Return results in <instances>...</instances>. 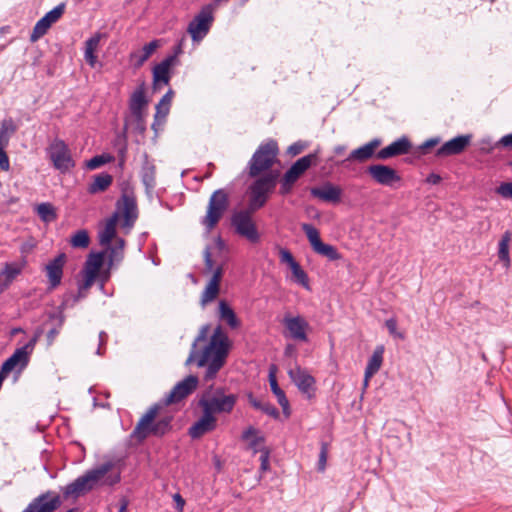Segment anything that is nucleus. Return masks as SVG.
I'll use <instances>...</instances> for the list:
<instances>
[{
  "instance_id": "1",
  "label": "nucleus",
  "mask_w": 512,
  "mask_h": 512,
  "mask_svg": "<svg viewBox=\"0 0 512 512\" xmlns=\"http://www.w3.org/2000/svg\"><path fill=\"white\" fill-rule=\"evenodd\" d=\"M199 384L196 375H188L158 402L151 405L142 415L130 434V438L141 444L149 437L163 438L173 429V414L165 408L177 404L192 394Z\"/></svg>"
},
{
  "instance_id": "2",
  "label": "nucleus",
  "mask_w": 512,
  "mask_h": 512,
  "mask_svg": "<svg viewBox=\"0 0 512 512\" xmlns=\"http://www.w3.org/2000/svg\"><path fill=\"white\" fill-rule=\"evenodd\" d=\"M278 154L277 142L269 139L258 146L247 163L244 172L250 178H255L248 187V206L251 211L264 207L276 188L279 171L271 168L277 161Z\"/></svg>"
},
{
  "instance_id": "3",
  "label": "nucleus",
  "mask_w": 512,
  "mask_h": 512,
  "mask_svg": "<svg viewBox=\"0 0 512 512\" xmlns=\"http://www.w3.org/2000/svg\"><path fill=\"white\" fill-rule=\"evenodd\" d=\"M209 330V324H205L200 328L197 337L192 343L189 356L185 363L186 365H190L192 362H196L198 367H206L204 375L205 381H211L217 376V373L226 362L230 349L229 338L222 327L218 325L214 329L208 344L203 350L198 351V343L206 341Z\"/></svg>"
},
{
  "instance_id": "4",
  "label": "nucleus",
  "mask_w": 512,
  "mask_h": 512,
  "mask_svg": "<svg viewBox=\"0 0 512 512\" xmlns=\"http://www.w3.org/2000/svg\"><path fill=\"white\" fill-rule=\"evenodd\" d=\"M121 196L117 200L116 210L106 223L104 230L100 233V244L109 245L116 234V223L120 216L124 217L123 226L132 227L138 218V208L134 187L129 181L120 183Z\"/></svg>"
},
{
  "instance_id": "5",
  "label": "nucleus",
  "mask_w": 512,
  "mask_h": 512,
  "mask_svg": "<svg viewBox=\"0 0 512 512\" xmlns=\"http://www.w3.org/2000/svg\"><path fill=\"white\" fill-rule=\"evenodd\" d=\"M115 464L107 461L99 466L88 470L84 475L77 477L73 482L69 483L64 489L66 497L93 490L98 484L106 486H114L120 482V471L112 472Z\"/></svg>"
},
{
  "instance_id": "6",
  "label": "nucleus",
  "mask_w": 512,
  "mask_h": 512,
  "mask_svg": "<svg viewBox=\"0 0 512 512\" xmlns=\"http://www.w3.org/2000/svg\"><path fill=\"white\" fill-rule=\"evenodd\" d=\"M237 400L238 396L226 393L225 387L210 385L200 395L198 406L202 411H207L213 416L216 414H230Z\"/></svg>"
},
{
  "instance_id": "7",
  "label": "nucleus",
  "mask_w": 512,
  "mask_h": 512,
  "mask_svg": "<svg viewBox=\"0 0 512 512\" xmlns=\"http://www.w3.org/2000/svg\"><path fill=\"white\" fill-rule=\"evenodd\" d=\"M229 207V195L224 189L215 190L210 196L206 215L201 219V224L211 231L220 221Z\"/></svg>"
},
{
  "instance_id": "8",
  "label": "nucleus",
  "mask_w": 512,
  "mask_h": 512,
  "mask_svg": "<svg viewBox=\"0 0 512 512\" xmlns=\"http://www.w3.org/2000/svg\"><path fill=\"white\" fill-rule=\"evenodd\" d=\"M41 334L42 330L37 329L33 337L24 346L15 349L13 354L2 363L0 372L4 376L14 370L18 365L20 368H25L28 365L30 356Z\"/></svg>"
},
{
  "instance_id": "9",
  "label": "nucleus",
  "mask_w": 512,
  "mask_h": 512,
  "mask_svg": "<svg viewBox=\"0 0 512 512\" xmlns=\"http://www.w3.org/2000/svg\"><path fill=\"white\" fill-rule=\"evenodd\" d=\"M46 151L55 169L65 173L74 168L75 161L73 160L71 151L64 140L55 138L49 144Z\"/></svg>"
},
{
  "instance_id": "10",
  "label": "nucleus",
  "mask_w": 512,
  "mask_h": 512,
  "mask_svg": "<svg viewBox=\"0 0 512 512\" xmlns=\"http://www.w3.org/2000/svg\"><path fill=\"white\" fill-rule=\"evenodd\" d=\"M252 212L249 207L246 210L234 212L231 217V225L238 235L246 238L251 243H257L260 240V235L252 220Z\"/></svg>"
},
{
  "instance_id": "11",
  "label": "nucleus",
  "mask_w": 512,
  "mask_h": 512,
  "mask_svg": "<svg viewBox=\"0 0 512 512\" xmlns=\"http://www.w3.org/2000/svg\"><path fill=\"white\" fill-rule=\"evenodd\" d=\"M213 17V6L205 5L188 25V32L193 41H201L209 32Z\"/></svg>"
},
{
  "instance_id": "12",
  "label": "nucleus",
  "mask_w": 512,
  "mask_h": 512,
  "mask_svg": "<svg viewBox=\"0 0 512 512\" xmlns=\"http://www.w3.org/2000/svg\"><path fill=\"white\" fill-rule=\"evenodd\" d=\"M61 504L60 495L48 490L34 498L22 512H54Z\"/></svg>"
},
{
  "instance_id": "13",
  "label": "nucleus",
  "mask_w": 512,
  "mask_h": 512,
  "mask_svg": "<svg viewBox=\"0 0 512 512\" xmlns=\"http://www.w3.org/2000/svg\"><path fill=\"white\" fill-rule=\"evenodd\" d=\"M367 173L379 185L394 187L396 183L401 182L402 178L398 172L384 164H373L368 166Z\"/></svg>"
},
{
  "instance_id": "14",
  "label": "nucleus",
  "mask_w": 512,
  "mask_h": 512,
  "mask_svg": "<svg viewBox=\"0 0 512 512\" xmlns=\"http://www.w3.org/2000/svg\"><path fill=\"white\" fill-rule=\"evenodd\" d=\"M65 11V4L60 3L55 6L52 10L48 11L41 19H39L30 35V41L36 42L42 36H44L52 24L56 23Z\"/></svg>"
},
{
  "instance_id": "15",
  "label": "nucleus",
  "mask_w": 512,
  "mask_h": 512,
  "mask_svg": "<svg viewBox=\"0 0 512 512\" xmlns=\"http://www.w3.org/2000/svg\"><path fill=\"white\" fill-rule=\"evenodd\" d=\"M288 375L301 393L305 394L309 399L314 396L316 381L307 370L296 366L288 371Z\"/></svg>"
},
{
  "instance_id": "16",
  "label": "nucleus",
  "mask_w": 512,
  "mask_h": 512,
  "mask_svg": "<svg viewBox=\"0 0 512 512\" xmlns=\"http://www.w3.org/2000/svg\"><path fill=\"white\" fill-rule=\"evenodd\" d=\"M312 197L317 198L323 202L333 205L339 204L342 197V189L329 181L324 182L321 186L310 188Z\"/></svg>"
},
{
  "instance_id": "17",
  "label": "nucleus",
  "mask_w": 512,
  "mask_h": 512,
  "mask_svg": "<svg viewBox=\"0 0 512 512\" xmlns=\"http://www.w3.org/2000/svg\"><path fill=\"white\" fill-rule=\"evenodd\" d=\"M472 135H458L447 142L436 150L435 155L437 157H448L453 155L461 154L471 143Z\"/></svg>"
},
{
  "instance_id": "18",
  "label": "nucleus",
  "mask_w": 512,
  "mask_h": 512,
  "mask_svg": "<svg viewBox=\"0 0 512 512\" xmlns=\"http://www.w3.org/2000/svg\"><path fill=\"white\" fill-rule=\"evenodd\" d=\"M27 265V259L23 257L19 262H6L0 272V294L5 292L14 280L22 273Z\"/></svg>"
},
{
  "instance_id": "19",
  "label": "nucleus",
  "mask_w": 512,
  "mask_h": 512,
  "mask_svg": "<svg viewBox=\"0 0 512 512\" xmlns=\"http://www.w3.org/2000/svg\"><path fill=\"white\" fill-rule=\"evenodd\" d=\"M382 141L380 138H374L368 143L352 150L348 157L341 162H338L337 165L346 166L347 162L356 161L359 163H363L369 159H371L375 154V150L381 145Z\"/></svg>"
},
{
  "instance_id": "20",
  "label": "nucleus",
  "mask_w": 512,
  "mask_h": 512,
  "mask_svg": "<svg viewBox=\"0 0 512 512\" xmlns=\"http://www.w3.org/2000/svg\"><path fill=\"white\" fill-rule=\"evenodd\" d=\"M65 263L66 254L60 253L54 259L50 260L45 266V272L49 283L48 288L50 290L57 288L61 284Z\"/></svg>"
},
{
  "instance_id": "21",
  "label": "nucleus",
  "mask_w": 512,
  "mask_h": 512,
  "mask_svg": "<svg viewBox=\"0 0 512 512\" xmlns=\"http://www.w3.org/2000/svg\"><path fill=\"white\" fill-rule=\"evenodd\" d=\"M283 324L289 332V336L297 341L307 342V330L309 323L302 316H288L283 319Z\"/></svg>"
},
{
  "instance_id": "22",
  "label": "nucleus",
  "mask_w": 512,
  "mask_h": 512,
  "mask_svg": "<svg viewBox=\"0 0 512 512\" xmlns=\"http://www.w3.org/2000/svg\"><path fill=\"white\" fill-rule=\"evenodd\" d=\"M412 148V143L407 136H402L393 141L388 146L382 148L376 153V158L387 160L396 156L408 154Z\"/></svg>"
},
{
  "instance_id": "23",
  "label": "nucleus",
  "mask_w": 512,
  "mask_h": 512,
  "mask_svg": "<svg viewBox=\"0 0 512 512\" xmlns=\"http://www.w3.org/2000/svg\"><path fill=\"white\" fill-rule=\"evenodd\" d=\"M217 427V419L207 411H202L201 417L188 429V435L192 439H199L203 435L212 432Z\"/></svg>"
},
{
  "instance_id": "24",
  "label": "nucleus",
  "mask_w": 512,
  "mask_h": 512,
  "mask_svg": "<svg viewBox=\"0 0 512 512\" xmlns=\"http://www.w3.org/2000/svg\"><path fill=\"white\" fill-rule=\"evenodd\" d=\"M148 99L145 95V82H142L130 95L128 101V109L130 114L146 113L148 106Z\"/></svg>"
},
{
  "instance_id": "25",
  "label": "nucleus",
  "mask_w": 512,
  "mask_h": 512,
  "mask_svg": "<svg viewBox=\"0 0 512 512\" xmlns=\"http://www.w3.org/2000/svg\"><path fill=\"white\" fill-rule=\"evenodd\" d=\"M159 46L160 40L155 39L145 44L141 49L131 52L129 59L133 67L135 69L142 67Z\"/></svg>"
},
{
  "instance_id": "26",
  "label": "nucleus",
  "mask_w": 512,
  "mask_h": 512,
  "mask_svg": "<svg viewBox=\"0 0 512 512\" xmlns=\"http://www.w3.org/2000/svg\"><path fill=\"white\" fill-rule=\"evenodd\" d=\"M140 177L147 192L153 191L156 186V167L152 161L149 160L147 153L143 155V163L141 166Z\"/></svg>"
},
{
  "instance_id": "27",
  "label": "nucleus",
  "mask_w": 512,
  "mask_h": 512,
  "mask_svg": "<svg viewBox=\"0 0 512 512\" xmlns=\"http://www.w3.org/2000/svg\"><path fill=\"white\" fill-rule=\"evenodd\" d=\"M319 153L320 149H316L314 152L299 158L289 169L300 177L311 166L318 165Z\"/></svg>"
},
{
  "instance_id": "28",
  "label": "nucleus",
  "mask_w": 512,
  "mask_h": 512,
  "mask_svg": "<svg viewBox=\"0 0 512 512\" xmlns=\"http://www.w3.org/2000/svg\"><path fill=\"white\" fill-rule=\"evenodd\" d=\"M113 182V176L109 173L102 172L94 176V180L88 185L89 194H97L106 191Z\"/></svg>"
},
{
  "instance_id": "29",
  "label": "nucleus",
  "mask_w": 512,
  "mask_h": 512,
  "mask_svg": "<svg viewBox=\"0 0 512 512\" xmlns=\"http://www.w3.org/2000/svg\"><path fill=\"white\" fill-rule=\"evenodd\" d=\"M173 96L174 91L170 88L157 103L152 129L156 130V123L160 117L165 118L169 114Z\"/></svg>"
},
{
  "instance_id": "30",
  "label": "nucleus",
  "mask_w": 512,
  "mask_h": 512,
  "mask_svg": "<svg viewBox=\"0 0 512 512\" xmlns=\"http://www.w3.org/2000/svg\"><path fill=\"white\" fill-rule=\"evenodd\" d=\"M219 318L220 320L225 321L232 329H236L240 326V321L238 320L234 310L224 300L219 302Z\"/></svg>"
},
{
  "instance_id": "31",
  "label": "nucleus",
  "mask_w": 512,
  "mask_h": 512,
  "mask_svg": "<svg viewBox=\"0 0 512 512\" xmlns=\"http://www.w3.org/2000/svg\"><path fill=\"white\" fill-rule=\"evenodd\" d=\"M100 39L101 34L96 33L85 41L84 59L91 67H94L97 62L95 50L99 45Z\"/></svg>"
},
{
  "instance_id": "32",
  "label": "nucleus",
  "mask_w": 512,
  "mask_h": 512,
  "mask_svg": "<svg viewBox=\"0 0 512 512\" xmlns=\"http://www.w3.org/2000/svg\"><path fill=\"white\" fill-rule=\"evenodd\" d=\"M49 319L55 321L53 326L47 332V345L51 346L55 338L59 335L65 321V316L62 312L49 314Z\"/></svg>"
},
{
  "instance_id": "33",
  "label": "nucleus",
  "mask_w": 512,
  "mask_h": 512,
  "mask_svg": "<svg viewBox=\"0 0 512 512\" xmlns=\"http://www.w3.org/2000/svg\"><path fill=\"white\" fill-rule=\"evenodd\" d=\"M384 346H377L369 358L365 371H367V377H372L376 374L383 362Z\"/></svg>"
},
{
  "instance_id": "34",
  "label": "nucleus",
  "mask_w": 512,
  "mask_h": 512,
  "mask_svg": "<svg viewBox=\"0 0 512 512\" xmlns=\"http://www.w3.org/2000/svg\"><path fill=\"white\" fill-rule=\"evenodd\" d=\"M7 130V122L3 121L0 128V169L4 171H7L10 167L9 158L5 151V147L8 144V139L6 137Z\"/></svg>"
},
{
  "instance_id": "35",
  "label": "nucleus",
  "mask_w": 512,
  "mask_h": 512,
  "mask_svg": "<svg viewBox=\"0 0 512 512\" xmlns=\"http://www.w3.org/2000/svg\"><path fill=\"white\" fill-rule=\"evenodd\" d=\"M241 439L244 441H250L249 448L252 449L254 453L258 451V445L265 441L264 436L259 435V431L253 426H249L242 432Z\"/></svg>"
},
{
  "instance_id": "36",
  "label": "nucleus",
  "mask_w": 512,
  "mask_h": 512,
  "mask_svg": "<svg viewBox=\"0 0 512 512\" xmlns=\"http://www.w3.org/2000/svg\"><path fill=\"white\" fill-rule=\"evenodd\" d=\"M146 114L147 113H140L139 115H137V114L131 115L130 114V116L125 117V129L127 128L128 125H132L133 129L136 133H138L140 135H144V133L147 130L146 119H145Z\"/></svg>"
},
{
  "instance_id": "37",
  "label": "nucleus",
  "mask_w": 512,
  "mask_h": 512,
  "mask_svg": "<svg viewBox=\"0 0 512 512\" xmlns=\"http://www.w3.org/2000/svg\"><path fill=\"white\" fill-rule=\"evenodd\" d=\"M298 179L299 176L288 169L280 180L279 194L281 196L289 195Z\"/></svg>"
},
{
  "instance_id": "38",
  "label": "nucleus",
  "mask_w": 512,
  "mask_h": 512,
  "mask_svg": "<svg viewBox=\"0 0 512 512\" xmlns=\"http://www.w3.org/2000/svg\"><path fill=\"white\" fill-rule=\"evenodd\" d=\"M104 252L90 253L84 266L83 271L92 272L98 275L100 268L104 263Z\"/></svg>"
},
{
  "instance_id": "39",
  "label": "nucleus",
  "mask_w": 512,
  "mask_h": 512,
  "mask_svg": "<svg viewBox=\"0 0 512 512\" xmlns=\"http://www.w3.org/2000/svg\"><path fill=\"white\" fill-rule=\"evenodd\" d=\"M171 79L170 70L159 63L153 68V88L156 90L160 83L168 85Z\"/></svg>"
},
{
  "instance_id": "40",
  "label": "nucleus",
  "mask_w": 512,
  "mask_h": 512,
  "mask_svg": "<svg viewBox=\"0 0 512 512\" xmlns=\"http://www.w3.org/2000/svg\"><path fill=\"white\" fill-rule=\"evenodd\" d=\"M301 229L305 233L312 249L315 250L322 243L318 229L309 223L301 224Z\"/></svg>"
},
{
  "instance_id": "41",
  "label": "nucleus",
  "mask_w": 512,
  "mask_h": 512,
  "mask_svg": "<svg viewBox=\"0 0 512 512\" xmlns=\"http://www.w3.org/2000/svg\"><path fill=\"white\" fill-rule=\"evenodd\" d=\"M511 241V234L506 231L499 241L498 257L500 261L504 262L506 266L510 265L509 257V243Z\"/></svg>"
},
{
  "instance_id": "42",
  "label": "nucleus",
  "mask_w": 512,
  "mask_h": 512,
  "mask_svg": "<svg viewBox=\"0 0 512 512\" xmlns=\"http://www.w3.org/2000/svg\"><path fill=\"white\" fill-rule=\"evenodd\" d=\"M290 269L293 275L294 282L301 285L306 290H310L311 288L309 283V277L307 273L303 270L301 265L297 262Z\"/></svg>"
},
{
  "instance_id": "43",
  "label": "nucleus",
  "mask_w": 512,
  "mask_h": 512,
  "mask_svg": "<svg viewBox=\"0 0 512 512\" xmlns=\"http://www.w3.org/2000/svg\"><path fill=\"white\" fill-rule=\"evenodd\" d=\"M220 291V285L209 281L201 294V305L205 306L207 303L212 302L216 299Z\"/></svg>"
},
{
  "instance_id": "44",
  "label": "nucleus",
  "mask_w": 512,
  "mask_h": 512,
  "mask_svg": "<svg viewBox=\"0 0 512 512\" xmlns=\"http://www.w3.org/2000/svg\"><path fill=\"white\" fill-rule=\"evenodd\" d=\"M314 251L317 254L326 257L330 261H336L342 258L336 247L324 242H322Z\"/></svg>"
},
{
  "instance_id": "45",
  "label": "nucleus",
  "mask_w": 512,
  "mask_h": 512,
  "mask_svg": "<svg viewBox=\"0 0 512 512\" xmlns=\"http://www.w3.org/2000/svg\"><path fill=\"white\" fill-rule=\"evenodd\" d=\"M125 240L123 238H117L115 246L110 247L109 251V265L112 266L114 262H120L124 255Z\"/></svg>"
},
{
  "instance_id": "46",
  "label": "nucleus",
  "mask_w": 512,
  "mask_h": 512,
  "mask_svg": "<svg viewBox=\"0 0 512 512\" xmlns=\"http://www.w3.org/2000/svg\"><path fill=\"white\" fill-rule=\"evenodd\" d=\"M38 216L44 222H51L56 219L57 215L52 204L48 202L41 203L36 208Z\"/></svg>"
},
{
  "instance_id": "47",
  "label": "nucleus",
  "mask_w": 512,
  "mask_h": 512,
  "mask_svg": "<svg viewBox=\"0 0 512 512\" xmlns=\"http://www.w3.org/2000/svg\"><path fill=\"white\" fill-rule=\"evenodd\" d=\"M70 244L74 248H87L90 244L89 234L86 230H78L71 237Z\"/></svg>"
},
{
  "instance_id": "48",
  "label": "nucleus",
  "mask_w": 512,
  "mask_h": 512,
  "mask_svg": "<svg viewBox=\"0 0 512 512\" xmlns=\"http://www.w3.org/2000/svg\"><path fill=\"white\" fill-rule=\"evenodd\" d=\"M113 159V156H111L110 154L103 153L101 155H96L91 159L87 160L85 166L88 170H95L101 167L102 165L111 162Z\"/></svg>"
},
{
  "instance_id": "49",
  "label": "nucleus",
  "mask_w": 512,
  "mask_h": 512,
  "mask_svg": "<svg viewBox=\"0 0 512 512\" xmlns=\"http://www.w3.org/2000/svg\"><path fill=\"white\" fill-rule=\"evenodd\" d=\"M275 370H276V368L273 367L269 371V384H270V388H271L272 393L277 398V401L281 402L283 400H286L287 397H286L285 392L278 385V382H277V379H276V376H275Z\"/></svg>"
},
{
  "instance_id": "50",
  "label": "nucleus",
  "mask_w": 512,
  "mask_h": 512,
  "mask_svg": "<svg viewBox=\"0 0 512 512\" xmlns=\"http://www.w3.org/2000/svg\"><path fill=\"white\" fill-rule=\"evenodd\" d=\"M83 272H84V281L82 284L79 285V295L77 296L76 300L82 296V292L84 290H87L94 284L96 277H97V275L93 274L92 272H88V271H83Z\"/></svg>"
},
{
  "instance_id": "51",
  "label": "nucleus",
  "mask_w": 512,
  "mask_h": 512,
  "mask_svg": "<svg viewBox=\"0 0 512 512\" xmlns=\"http://www.w3.org/2000/svg\"><path fill=\"white\" fill-rule=\"evenodd\" d=\"M385 327L387 328L390 335L393 337L404 339V334L397 331V320L391 317L385 321Z\"/></svg>"
},
{
  "instance_id": "52",
  "label": "nucleus",
  "mask_w": 512,
  "mask_h": 512,
  "mask_svg": "<svg viewBox=\"0 0 512 512\" xmlns=\"http://www.w3.org/2000/svg\"><path fill=\"white\" fill-rule=\"evenodd\" d=\"M203 258H204V264H205V273L212 272L213 269H215V263L212 259V253H211V247L206 246V248L203 251Z\"/></svg>"
},
{
  "instance_id": "53",
  "label": "nucleus",
  "mask_w": 512,
  "mask_h": 512,
  "mask_svg": "<svg viewBox=\"0 0 512 512\" xmlns=\"http://www.w3.org/2000/svg\"><path fill=\"white\" fill-rule=\"evenodd\" d=\"M259 451L261 452V455H260V462H261L260 463V471L261 472H266L270 468V463H269L270 451L266 447H263V448L259 449Z\"/></svg>"
},
{
  "instance_id": "54",
  "label": "nucleus",
  "mask_w": 512,
  "mask_h": 512,
  "mask_svg": "<svg viewBox=\"0 0 512 512\" xmlns=\"http://www.w3.org/2000/svg\"><path fill=\"white\" fill-rule=\"evenodd\" d=\"M327 455H328V446L326 443H321V449L319 453V460H318V471L323 472L326 467L327 462Z\"/></svg>"
},
{
  "instance_id": "55",
  "label": "nucleus",
  "mask_w": 512,
  "mask_h": 512,
  "mask_svg": "<svg viewBox=\"0 0 512 512\" xmlns=\"http://www.w3.org/2000/svg\"><path fill=\"white\" fill-rule=\"evenodd\" d=\"M496 192L503 198L512 199V182H503L497 188Z\"/></svg>"
},
{
  "instance_id": "56",
  "label": "nucleus",
  "mask_w": 512,
  "mask_h": 512,
  "mask_svg": "<svg viewBox=\"0 0 512 512\" xmlns=\"http://www.w3.org/2000/svg\"><path fill=\"white\" fill-rule=\"evenodd\" d=\"M37 243L34 240V238H30L27 241L23 242L20 245V253L22 255V258L25 257L36 247Z\"/></svg>"
},
{
  "instance_id": "57",
  "label": "nucleus",
  "mask_w": 512,
  "mask_h": 512,
  "mask_svg": "<svg viewBox=\"0 0 512 512\" xmlns=\"http://www.w3.org/2000/svg\"><path fill=\"white\" fill-rule=\"evenodd\" d=\"M260 411L274 419H278L280 416L278 409L269 402H264Z\"/></svg>"
},
{
  "instance_id": "58",
  "label": "nucleus",
  "mask_w": 512,
  "mask_h": 512,
  "mask_svg": "<svg viewBox=\"0 0 512 512\" xmlns=\"http://www.w3.org/2000/svg\"><path fill=\"white\" fill-rule=\"evenodd\" d=\"M280 261L286 263L290 268L297 263L292 253L287 249L280 250Z\"/></svg>"
},
{
  "instance_id": "59",
  "label": "nucleus",
  "mask_w": 512,
  "mask_h": 512,
  "mask_svg": "<svg viewBox=\"0 0 512 512\" xmlns=\"http://www.w3.org/2000/svg\"><path fill=\"white\" fill-rule=\"evenodd\" d=\"M440 137H434V138H430L428 140H426L425 142H423L420 146H419V150L425 154L427 152L428 149L432 148V147H435L437 146L439 143H440Z\"/></svg>"
},
{
  "instance_id": "60",
  "label": "nucleus",
  "mask_w": 512,
  "mask_h": 512,
  "mask_svg": "<svg viewBox=\"0 0 512 512\" xmlns=\"http://www.w3.org/2000/svg\"><path fill=\"white\" fill-rule=\"evenodd\" d=\"M495 147L498 146L496 145V143L493 144L490 138L482 139L480 152L483 154H490Z\"/></svg>"
},
{
  "instance_id": "61",
  "label": "nucleus",
  "mask_w": 512,
  "mask_h": 512,
  "mask_svg": "<svg viewBox=\"0 0 512 512\" xmlns=\"http://www.w3.org/2000/svg\"><path fill=\"white\" fill-rule=\"evenodd\" d=\"M212 273L213 275L209 281L215 282L220 285L224 273L223 264L216 266V268L213 269Z\"/></svg>"
},
{
  "instance_id": "62",
  "label": "nucleus",
  "mask_w": 512,
  "mask_h": 512,
  "mask_svg": "<svg viewBox=\"0 0 512 512\" xmlns=\"http://www.w3.org/2000/svg\"><path fill=\"white\" fill-rule=\"evenodd\" d=\"M178 63V58L175 57L173 54L167 55L159 64L167 67V69L170 70V68Z\"/></svg>"
},
{
  "instance_id": "63",
  "label": "nucleus",
  "mask_w": 512,
  "mask_h": 512,
  "mask_svg": "<svg viewBox=\"0 0 512 512\" xmlns=\"http://www.w3.org/2000/svg\"><path fill=\"white\" fill-rule=\"evenodd\" d=\"M247 399H248V402L249 404L256 410H261L262 408V405H263V401L256 398L252 392H249L247 393Z\"/></svg>"
},
{
  "instance_id": "64",
  "label": "nucleus",
  "mask_w": 512,
  "mask_h": 512,
  "mask_svg": "<svg viewBox=\"0 0 512 512\" xmlns=\"http://www.w3.org/2000/svg\"><path fill=\"white\" fill-rule=\"evenodd\" d=\"M497 146H502L506 148H512V133L506 134L500 138L498 142H496Z\"/></svg>"
}]
</instances>
